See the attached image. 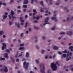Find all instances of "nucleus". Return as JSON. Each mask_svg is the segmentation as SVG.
Wrapping results in <instances>:
<instances>
[{
    "label": "nucleus",
    "mask_w": 73,
    "mask_h": 73,
    "mask_svg": "<svg viewBox=\"0 0 73 73\" xmlns=\"http://www.w3.org/2000/svg\"><path fill=\"white\" fill-rule=\"evenodd\" d=\"M39 67L40 68V71L42 73H45L44 70H45V65L43 63H40L39 64Z\"/></svg>",
    "instance_id": "nucleus-1"
},
{
    "label": "nucleus",
    "mask_w": 73,
    "mask_h": 73,
    "mask_svg": "<svg viewBox=\"0 0 73 73\" xmlns=\"http://www.w3.org/2000/svg\"><path fill=\"white\" fill-rule=\"evenodd\" d=\"M51 67L53 71H56L57 69V66H56V64H54V62L51 64Z\"/></svg>",
    "instance_id": "nucleus-2"
},
{
    "label": "nucleus",
    "mask_w": 73,
    "mask_h": 73,
    "mask_svg": "<svg viewBox=\"0 0 73 73\" xmlns=\"http://www.w3.org/2000/svg\"><path fill=\"white\" fill-rule=\"evenodd\" d=\"M72 53L71 52H69V51H68L67 52V54L66 55V61H68L69 60H70L72 58L71 57V56H72ZM69 57V58H68Z\"/></svg>",
    "instance_id": "nucleus-3"
},
{
    "label": "nucleus",
    "mask_w": 73,
    "mask_h": 73,
    "mask_svg": "<svg viewBox=\"0 0 73 73\" xmlns=\"http://www.w3.org/2000/svg\"><path fill=\"white\" fill-rule=\"evenodd\" d=\"M23 67L24 68H25L26 70H27L28 69V66L29 65V63L26 62H23Z\"/></svg>",
    "instance_id": "nucleus-4"
},
{
    "label": "nucleus",
    "mask_w": 73,
    "mask_h": 73,
    "mask_svg": "<svg viewBox=\"0 0 73 73\" xmlns=\"http://www.w3.org/2000/svg\"><path fill=\"white\" fill-rule=\"evenodd\" d=\"M48 20H49V17H47L46 18L44 21V22L45 23L44 24V27L46 24H50L48 22Z\"/></svg>",
    "instance_id": "nucleus-5"
},
{
    "label": "nucleus",
    "mask_w": 73,
    "mask_h": 73,
    "mask_svg": "<svg viewBox=\"0 0 73 73\" xmlns=\"http://www.w3.org/2000/svg\"><path fill=\"white\" fill-rule=\"evenodd\" d=\"M23 19V17H21L20 18V20L21 21V25H23L24 24V21H25L23 20H22Z\"/></svg>",
    "instance_id": "nucleus-6"
},
{
    "label": "nucleus",
    "mask_w": 73,
    "mask_h": 73,
    "mask_svg": "<svg viewBox=\"0 0 73 73\" xmlns=\"http://www.w3.org/2000/svg\"><path fill=\"white\" fill-rule=\"evenodd\" d=\"M3 46L2 47V50H3L4 49H6L7 47H6V44L4 43H3Z\"/></svg>",
    "instance_id": "nucleus-7"
},
{
    "label": "nucleus",
    "mask_w": 73,
    "mask_h": 73,
    "mask_svg": "<svg viewBox=\"0 0 73 73\" xmlns=\"http://www.w3.org/2000/svg\"><path fill=\"white\" fill-rule=\"evenodd\" d=\"M10 13L11 14V15L12 16V19H14V18H15V17L13 16V15H15V12H14V11H13V10H11Z\"/></svg>",
    "instance_id": "nucleus-8"
},
{
    "label": "nucleus",
    "mask_w": 73,
    "mask_h": 73,
    "mask_svg": "<svg viewBox=\"0 0 73 73\" xmlns=\"http://www.w3.org/2000/svg\"><path fill=\"white\" fill-rule=\"evenodd\" d=\"M3 70L5 73H7L8 71V68H7V67L6 66H4V67L3 68Z\"/></svg>",
    "instance_id": "nucleus-9"
},
{
    "label": "nucleus",
    "mask_w": 73,
    "mask_h": 73,
    "mask_svg": "<svg viewBox=\"0 0 73 73\" xmlns=\"http://www.w3.org/2000/svg\"><path fill=\"white\" fill-rule=\"evenodd\" d=\"M40 60V59L39 58L38 59H36L35 60V63L37 65H38V64H40V61H39Z\"/></svg>",
    "instance_id": "nucleus-10"
},
{
    "label": "nucleus",
    "mask_w": 73,
    "mask_h": 73,
    "mask_svg": "<svg viewBox=\"0 0 73 73\" xmlns=\"http://www.w3.org/2000/svg\"><path fill=\"white\" fill-rule=\"evenodd\" d=\"M67 34L68 35H69V36H70L72 35V34H73V33L71 31H68L67 32Z\"/></svg>",
    "instance_id": "nucleus-11"
},
{
    "label": "nucleus",
    "mask_w": 73,
    "mask_h": 73,
    "mask_svg": "<svg viewBox=\"0 0 73 73\" xmlns=\"http://www.w3.org/2000/svg\"><path fill=\"white\" fill-rule=\"evenodd\" d=\"M25 57L27 58H29V52H27L25 54Z\"/></svg>",
    "instance_id": "nucleus-12"
},
{
    "label": "nucleus",
    "mask_w": 73,
    "mask_h": 73,
    "mask_svg": "<svg viewBox=\"0 0 73 73\" xmlns=\"http://www.w3.org/2000/svg\"><path fill=\"white\" fill-rule=\"evenodd\" d=\"M8 53H5L4 54V56L5 58H6L8 59V58H9V57L8 56Z\"/></svg>",
    "instance_id": "nucleus-13"
},
{
    "label": "nucleus",
    "mask_w": 73,
    "mask_h": 73,
    "mask_svg": "<svg viewBox=\"0 0 73 73\" xmlns=\"http://www.w3.org/2000/svg\"><path fill=\"white\" fill-rule=\"evenodd\" d=\"M58 47H57L56 46H54L53 48V49L54 50H57V49H58Z\"/></svg>",
    "instance_id": "nucleus-14"
},
{
    "label": "nucleus",
    "mask_w": 73,
    "mask_h": 73,
    "mask_svg": "<svg viewBox=\"0 0 73 73\" xmlns=\"http://www.w3.org/2000/svg\"><path fill=\"white\" fill-rule=\"evenodd\" d=\"M66 54H64L62 55V56L61 57V58H62L63 57L64 58H66Z\"/></svg>",
    "instance_id": "nucleus-15"
},
{
    "label": "nucleus",
    "mask_w": 73,
    "mask_h": 73,
    "mask_svg": "<svg viewBox=\"0 0 73 73\" xmlns=\"http://www.w3.org/2000/svg\"><path fill=\"white\" fill-rule=\"evenodd\" d=\"M28 3V0H24V1L23 2L24 4H27Z\"/></svg>",
    "instance_id": "nucleus-16"
},
{
    "label": "nucleus",
    "mask_w": 73,
    "mask_h": 73,
    "mask_svg": "<svg viewBox=\"0 0 73 73\" xmlns=\"http://www.w3.org/2000/svg\"><path fill=\"white\" fill-rule=\"evenodd\" d=\"M25 49V48L24 47H20L19 48V50H24Z\"/></svg>",
    "instance_id": "nucleus-17"
},
{
    "label": "nucleus",
    "mask_w": 73,
    "mask_h": 73,
    "mask_svg": "<svg viewBox=\"0 0 73 73\" xmlns=\"http://www.w3.org/2000/svg\"><path fill=\"white\" fill-rule=\"evenodd\" d=\"M69 49L71 50V52H73V46H70L69 47Z\"/></svg>",
    "instance_id": "nucleus-18"
},
{
    "label": "nucleus",
    "mask_w": 73,
    "mask_h": 73,
    "mask_svg": "<svg viewBox=\"0 0 73 73\" xmlns=\"http://www.w3.org/2000/svg\"><path fill=\"white\" fill-rule=\"evenodd\" d=\"M54 17H51V19L52 20H54L56 19V15H54Z\"/></svg>",
    "instance_id": "nucleus-19"
},
{
    "label": "nucleus",
    "mask_w": 73,
    "mask_h": 73,
    "mask_svg": "<svg viewBox=\"0 0 73 73\" xmlns=\"http://www.w3.org/2000/svg\"><path fill=\"white\" fill-rule=\"evenodd\" d=\"M3 19H4V20L5 19L7 18V15H3Z\"/></svg>",
    "instance_id": "nucleus-20"
},
{
    "label": "nucleus",
    "mask_w": 73,
    "mask_h": 73,
    "mask_svg": "<svg viewBox=\"0 0 73 73\" xmlns=\"http://www.w3.org/2000/svg\"><path fill=\"white\" fill-rule=\"evenodd\" d=\"M33 18L34 19H36V20H38L39 19L40 17H35V16H33Z\"/></svg>",
    "instance_id": "nucleus-21"
},
{
    "label": "nucleus",
    "mask_w": 73,
    "mask_h": 73,
    "mask_svg": "<svg viewBox=\"0 0 73 73\" xmlns=\"http://www.w3.org/2000/svg\"><path fill=\"white\" fill-rule=\"evenodd\" d=\"M15 25H17V27L18 28H20V25L19 24V23H15Z\"/></svg>",
    "instance_id": "nucleus-22"
},
{
    "label": "nucleus",
    "mask_w": 73,
    "mask_h": 73,
    "mask_svg": "<svg viewBox=\"0 0 73 73\" xmlns=\"http://www.w3.org/2000/svg\"><path fill=\"white\" fill-rule=\"evenodd\" d=\"M35 47L37 49H40V47L37 45H35Z\"/></svg>",
    "instance_id": "nucleus-23"
},
{
    "label": "nucleus",
    "mask_w": 73,
    "mask_h": 73,
    "mask_svg": "<svg viewBox=\"0 0 73 73\" xmlns=\"http://www.w3.org/2000/svg\"><path fill=\"white\" fill-rule=\"evenodd\" d=\"M44 52H45V50H44V49L42 50L41 51V54H44Z\"/></svg>",
    "instance_id": "nucleus-24"
},
{
    "label": "nucleus",
    "mask_w": 73,
    "mask_h": 73,
    "mask_svg": "<svg viewBox=\"0 0 73 73\" xmlns=\"http://www.w3.org/2000/svg\"><path fill=\"white\" fill-rule=\"evenodd\" d=\"M18 54H19V52H17V53L16 54L15 56V58H17L19 57V56H18Z\"/></svg>",
    "instance_id": "nucleus-25"
},
{
    "label": "nucleus",
    "mask_w": 73,
    "mask_h": 73,
    "mask_svg": "<svg viewBox=\"0 0 73 73\" xmlns=\"http://www.w3.org/2000/svg\"><path fill=\"white\" fill-rule=\"evenodd\" d=\"M22 7L23 8H26L27 7V5H23Z\"/></svg>",
    "instance_id": "nucleus-26"
},
{
    "label": "nucleus",
    "mask_w": 73,
    "mask_h": 73,
    "mask_svg": "<svg viewBox=\"0 0 73 73\" xmlns=\"http://www.w3.org/2000/svg\"><path fill=\"white\" fill-rule=\"evenodd\" d=\"M4 34V32L3 31H0V35H2Z\"/></svg>",
    "instance_id": "nucleus-27"
},
{
    "label": "nucleus",
    "mask_w": 73,
    "mask_h": 73,
    "mask_svg": "<svg viewBox=\"0 0 73 73\" xmlns=\"http://www.w3.org/2000/svg\"><path fill=\"white\" fill-rule=\"evenodd\" d=\"M12 24H13V23H12V22L11 21H9V25H12Z\"/></svg>",
    "instance_id": "nucleus-28"
},
{
    "label": "nucleus",
    "mask_w": 73,
    "mask_h": 73,
    "mask_svg": "<svg viewBox=\"0 0 73 73\" xmlns=\"http://www.w3.org/2000/svg\"><path fill=\"white\" fill-rule=\"evenodd\" d=\"M24 45V44L23 43V44H19V46L21 47V46H23Z\"/></svg>",
    "instance_id": "nucleus-29"
},
{
    "label": "nucleus",
    "mask_w": 73,
    "mask_h": 73,
    "mask_svg": "<svg viewBox=\"0 0 73 73\" xmlns=\"http://www.w3.org/2000/svg\"><path fill=\"white\" fill-rule=\"evenodd\" d=\"M49 1L50 5H52V4H53V2H52V0H50Z\"/></svg>",
    "instance_id": "nucleus-30"
},
{
    "label": "nucleus",
    "mask_w": 73,
    "mask_h": 73,
    "mask_svg": "<svg viewBox=\"0 0 73 73\" xmlns=\"http://www.w3.org/2000/svg\"><path fill=\"white\" fill-rule=\"evenodd\" d=\"M41 9L40 10V12H44V10L42 9H44V8H41Z\"/></svg>",
    "instance_id": "nucleus-31"
},
{
    "label": "nucleus",
    "mask_w": 73,
    "mask_h": 73,
    "mask_svg": "<svg viewBox=\"0 0 73 73\" xmlns=\"http://www.w3.org/2000/svg\"><path fill=\"white\" fill-rule=\"evenodd\" d=\"M51 72L52 71L50 69H49L47 71V73H51Z\"/></svg>",
    "instance_id": "nucleus-32"
},
{
    "label": "nucleus",
    "mask_w": 73,
    "mask_h": 73,
    "mask_svg": "<svg viewBox=\"0 0 73 73\" xmlns=\"http://www.w3.org/2000/svg\"><path fill=\"white\" fill-rule=\"evenodd\" d=\"M63 53H67V50H66L62 52Z\"/></svg>",
    "instance_id": "nucleus-33"
},
{
    "label": "nucleus",
    "mask_w": 73,
    "mask_h": 73,
    "mask_svg": "<svg viewBox=\"0 0 73 73\" xmlns=\"http://www.w3.org/2000/svg\"><path fill=\"white\" fill-rule=\"evenodd\" d=\"M40 4H41L42 6H44V4H43V2L42 1H40Z\"/></svg>",
    "instance_id": "nucleus-34"
},
{
    "label": "nucleus",
    "mask_w": 73,
    "mask_h": 73,
    "mask_svg": "<svg viewBox=\"0 0 73 73\" xmlns=\"http://www.w3.org/2000/svg\"><path fill=\"white\" fill-rule=\"evenodd\" d=\"M27 25H28V23L26 22L25 26V28H27Z\"/></svg>",
    "instance_id": "nucleus-35"
},
{
    "label": "nucleus",
    "mask_w": 73,
    "mask_h": 73,
    "mask_svg": "<svg viewBox=\"0 0 73 73\" xmlns=\"http://www.w3.org/2000/svg\"><path fill=\"white\" fill-rule=\"evenodd\" d=\"M0 60H1V61H2V60L3 61H5V58H1L0 59Z\"/></svg>",
    "instance_id": "nucleus-36"
},
{
    "label": "nucleus",
    "mask_w": 73,
    "mask_h": 73,
    "mask_svg": "<svg viewBox=\"0 0 73 73\" xmlns=\"http://www.w3.org/2000/svg\"><path fill=\"white\" fill-rule=\"evenodd\" d=\"M6 52H7L8 53H9L10 52V51H9V50H8V49H7L6 50Z\"/></svg>",
    "instance_id": "nucleus-37"
},
{
    "label": "nucleus",
    "mask_w": 73,
    "mask_h": 73,
    "mask_svg": "<svg viewBox=\"0 0 73 73\" xmlns=\"http://www.w3.org/2000/svg\"><path fill=\"white\" fill-rule=\"evenodd\" d=\"M10 59L11 60H12V61H13V62H15V59H13L11 57L10 58Z\"/></svg>",
    "instance_id": "nucleus-38"
},
{
    "label": "nucleus",
    "mask_w": 73,
    "mask_h": 73,
    "mask_svg": "<svg viewBox=\"0 0 73 73\" xmlns=\"http://www.w3.org/2000/svg\"><path fill=\"white\" fill-rule=\"evenodd\" d=\"M65 33L64 32H61L59 33L60 35H64V34H65Z\"/></svg>",
    "instance_id": "nucleus-39"
},
{
    "label": "nucleus",
    "mask_w": 73,
    "mask_h": 73,
    "mask_svg": "<svg viewBox=\"0 0 73 73\" xmlns=\"http://www.w3.org/2000/svg\"><path fill=\"white\" fill-rule=\"evenodd\" d=\"M66 20L67 21H68L70 20V18H69L68 17L67 18Z\"/></svg>",
    "instance_id": "nucleus-40"
},
{
    "label": "nucleus",
    "mask_w": 73,
    "mask_h": 73,
    "mask_svg": "<svg viewBox=\"0 0 73 73\" xmlns=\"http://www.w3.org/2000/svg\"><path fill=\"white\" fill-rule=\"evenodd\" d=\"M42 38L43 40H45V38H46V37H45V36H42Z\"/></svg>",
    "instance_id": "nucleus-41"
},
{
    "label": "nucleus",
    "mask_w": 73,
    "mask_h": 73,
    "mask_svg": "<svg viewBox=\"0 0 73 73\" xmlns=\"http://www.w3.org/2000/svg\"><path fill=\"white\" fill-rule=\"evenodd\" d=\"M48 55H46L45 56V59H48Z\"/></svg>",
    "instance_id": "nucleus-42"
},
{
    "label": "nucleus",
    "mask_w": 73,
    "mask_h": 73,
    "mask_svg": "<svg viewBox=\"0 0 73 73\" xmlns=\"http://www.w3.org/2000/svg\"><path fill=\"white\" fill-rule=\"evenodd\" d=\"M64 9H66L67 12H69V10L68 9H67V8L66 7H65Z\"/></svg>",
    "instance_id": "nucleus-43"
},
{
    "label": "nucleus",
    "mask_w": 73,
    "mask_h": 73,
    "mask_svg": "<svg viewBox=\"0 0 73 73\" xmlns=\"http://www.w3.org/2000/svg\"><path fill=\"white\" fill-rule=\"evenodd\" d=\"M52 30L53 31H54L55 30V27H53L51 28Z\"/></svg>",
    "instance_id": "nucleus-44"
},
{
    "label": "nucleus",
    "mask_w": 73,
    "mask_h": 73,
    "mask_svg": "<svg viewBox=\"0 0 73 73\" xmlns=\"http://www.w3.org/2000/svg\"><path fill=\"white\" fill-rule=\"evenodd\" d=\"M58 54H60V55H61V54H62V53L61 52L58 51Z\"/></svg>",
    "instance_id": "nucleus-45"
},
{
    "label": "nucleus",
    "mask_w": 73,
    "mask_h": 73,
    "mask_svg": "<svg viewBox=\"0 0 73 73\" xmlns=\"http://www.w3.org/2000/svg\"><path fill=\"white\" fill-rule=\"evenodd\" d=\"M56 65H58V66H60V65L58 64V61H56Z\"/></svg>",
    "instance_id": "nucleus-46"
},
{
    "label": "nucleus",
    "mask_w": 73,
    "mask_h": 73,
    "mask_svg": "<svg viewBox=\"0 0 73 73\" xmlns=\"http://www.w3.org/2000/svg\"><path fill=\"white\" fill-rule=\"evenodd\" d=\"M26 60V59L25 58H23L22 60V61H25Z\"/></svg>",
    "instance_id": "nucleus-47"
},
{
    "label": "nucleus",
    "mask_w": 73,
    "mask_h": 73,
    "mask_svg": "<svg viewBox=\"0 0 73 73\" xmlns=\"http://www.w3.org/2000/svg\"><path fill=\"white\" fill-rule=\"evenodd\" d=\"M23 56V54H20V55L18 56V57H22Z\"/></svg>",
    "instance_id": "nucleus-48"
},
{
    "label": "nucleus",
    "mask_w": 73,
    "mask_h": 73,
    "mask_svg": "<svg viewBox=\"0 0 73 73\" xmlns=\"http://www.w3.org/2000/svg\"><path fill=\"white\" fill-rule=\"evenodd\" d=\"M23 35H24V34L23 33H22L21 34V37H22L23 36Z\"/></svg>",
    "instance_id": "nucleus-49"
},
{
    "label": "nucleus",
    "mask_w": 73,
    "mask_h": 73,
    "mask_svg": "<svg viewBox=\"0 0 73 73\" xmlns=\"http://www.w3.org/2000/svg\"><path fill=\"white\" fill-rule=\"evenodd\" d=\"M25 19H27V17H28V15H26L25 16Z\"/></svg>",
    "instance_id": "nucleus-50"
},
{
    "label": "nucleus",
    "mask_w": 73,
    "mask_h": 73,
    "mask_svg": "<svg viewBox=\"0 0 73 73\" xmlns=\"http://www.w3.org/2000/svg\"><path fill=\"white\" fill-rule=\"evenodd\" d=\"M17 12L18 13H20V12H21V10H18L17 11Z\"/></svg>",
    "instance_id": "nucleus-51"
},
{
    "label": "nucleus",
    "mask_w": 73,
    "mask_h": 73,
    "mask_svg": "<svg viewBox=\"0 0 73 73\" xmlns=\"http://www.w3.org/2000/svg\"><path fill=\"white\" fill-rule=\"evenodd\" d=\"M20 61V60H19V59L17 58L16 59V62H19Z\"/></svg>",
    "instance_id": "nucleus-52"
},
{
    "label": "nucleus",
    "mask_w": 73,
    "mask_h": 73,
    "mask_svg": "<svg viewBox=\"0 0 73 73\" xmlns=\"http://www.w3.org/2000/svg\"><path fill=\"white\" fill-rule=\"evenodd\" d=\"M36 13H37V12H35L34 13H33V15H36Z\"/></svg>",
    "instance_id": "nucleus-53"
},
{
    "label": "nucleus",
    "mask_w": 73,
    "mask_h": 73,
    "mask_svg": "<svg viewBox=\"0 0 73 73\" xmlns=\"http://www.w3.org/2000/svg\"><path fill=\"white\" fill-rule=\"evenodd\" d=\"M34 28L35 29H37V27L35 26L34 27Z\"/></svg>",
    "instance_id": "nucleus-54"
},
{
    "label": "nucleus",
    "mask_w": 73,
    "mask_h": 73,
    "mask_svg": "<svg viewBox=\"0 0 73 73\" xmlns=\"http://www.w3.org/2000/svg\"><path fill=\"white\" fill-rule=\"evenodd\" d=\"M59 4H60V3H55V5H59Z\"/></svg>",
    "instance_id": "nucleus-55"
},
{
    "label": "nucleus",
    "mask_w": 73,
    "mask_h": 73,
    "mask_svg": "<svg viewBox=\"0 0 73 73\" xmlns=\"http://www.w3.org/2000/svg\"><path fill=\"white\" fill-rule=\"evenodd\" d=\"M26 11H27V9H23V11L24 12H26Z\"/></svg>",
    "instance_id": "nucleus-56"
},
{
    "label": "nucleus",
    "mask_w": 73,
    "mask_h": 73,
    "mask_svg": "<svg viewBox=\"0 0 73 73\" xmlns=\"http://www.w3.org/2000/svg\"><path fill=\"white\" fill-rule=\"evenodd\" d=\"M13 0H11L10 1V3H13Z\"/></svg>",
    "instance_id": "nucleus-57"
},
{
    "label": "nucleus",
    "mask_w": 73,
    "mask_h": 73,
    "mask_svg": "<svg viewBox=\"0 0 73 73\" xmlns=\"http://www.w3.org/2000/svg\"><path fill=\"white\" fill-rule=\"evenodd\" d=\"M2 4H3V5H5V6L6 5V3H2Z\"/></svg>",
    "instance_id": "nucleus-58"
},
{
    "label": "nucleus",
    "mask_w": 73,
    "mask_h": 73,
    "mask_svg": "<svg viewBox=\"0 0 73 73\" xmlns=\"http://www.w3.org/2000/svg\"><path fill=\"white\" fill-rule=\"evenodd\" d=\"M4 14L5 15H6V16H7V15H8V13L5 12V13Z\"/></svg>",
    "instance_id": "nucleus-59"
},
{
    "label": "nucleus",
    "mask_w": 73,
    "mask_h": 73,
    "mask_svg": "<svg viewBox=\"0 0 73 73\" xmlns=\"http://www.w3.org/2000/svg\"><path fill=\"white\" fill-rule=\"evenodd\" d=\"M30 73H35V72L32 71H30Z\"/></svg>",
    "instance_id": "nucleus-60"
},
{
    "label": "nucleus",
    "mask_w": 73,
    "mask_h": 73,
    "mask_svg": "<svg viewBox=\"0 0 73 73\" xmlns=\"http://www.w3.org/2000/svg\"><path fill=\"white\" fill-rule=\"evenodd\" d=\"M34 1V0H31V4H33V1Z\"/></svg>",
    "instance_id": "nucleus-61"
},
{
    "label": "nucleus",
    "mask_w": 73,
    "mask_h": 73,
    "mask_svg": "<svg viewBox=\"0 0 73 73\" xmlns=\"http://www.w3.org/2000/svg\"><path fill=\"white\" fill-rule=\"evenodd\" d=\"M72 45V43H69L68 44V45L70 46V45Z\"/></svg>",
    "instance_id": "nucleus-62"
},
{
    "label": "nucleus",
    "mask_w": 73,
    "mask_h": 73,
    "mask_svg": "<svg viewBox=\"0 0 73 73\" xmlns=\"http://www.w3.org/2000/svg\"><path fill=\"white\" fill-rule=\"evenodd\" d=\"M37 22H38V21L35 20L34 21V23H37Z\"/></svg>",
    "instance_id": "nucleus-63"
},
{
    "label": "nucleus",
    "mask_w": 73,
    "mask_h": 73,
    "mask_svg": "<svg viewBox=\"0 0 73 73\" xmlns=\"http://www.w3.org/2000/svg\"><path fill=\"white\" fill-rule=\"evenodd\" d=\"M71 70L72 71H73V68H70Z\"/></svg>",
    "instance_id": "nucleus-64"
}]
</instances>
